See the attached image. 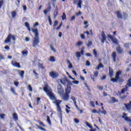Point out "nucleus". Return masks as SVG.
<instances>
[{
    "label": "nucleus",
    "mask_w": 131,
    "mask_h": 131,
    "mask_svg": "<svg viewBox=\"0 0 131 131\" xmlns=\"http://www.w3.org/2000/svg\"><path fill=\"white\" fill-rule=\"evenodd\" d=\"M32 31L35 34V37H34L32 41V47L33 48H36L39 45V37L38 34V30L37 28L32 29Z\"/></svg>",
    "instance_id": "f257e3e1"
},
{
    "label": "nucleus",
    "mask_w": 131,
    "mask_h": 131,
    "mask_svg": "<svg viewBox=\"0 0 131 131\" xmlns=\"http://www.w3.org/2000/svg\"><path fill=\"white\" fill-rule=\"evenodd\" d=\"M43 90L45 93H46L47 96L49 97L50 99L52 101H55L57 100L55 94L53 93V91L52 90L49 89V84L47 83L45 84V87L43 88Z\"/></svg>",
    "instance_id": "f03ea898"
},
{
    "label": "nucleus",
    "mask_w": 131,
    "mask_h": 131,
    "mask_svg": "<svg viewBox=\"0 0 131 131\" xmlns=\"http://www.w3.org/2000/svg\"><path fill=\"white\" fill-rule=\"evenodd\" d=\"M121 74H122V72L119 70L116 72L115 78H111V81L113 82H123L124 80L122 78L120 77V75H121Z\"/></svg>",
    "instance_id": "7ed1b4c3"
},
{
    "label": "nucleus",
    "mask_w": 131,
    "mask_h": 131,
    "mask_svg": "<svg viewBox=\"0 0 131 131\" xmlns=\"http://www.w3.org/2000/svg\"><path fill=\"white\" fill-rule=\"evenodd\" d=\"M54 103L56 105L57 111L59 117H60L61 120H62V109L61 108V106H60V104L62 103V100H56V101H54Z\"/></svg>",
    "instance_id": "20e7f679"
},
{
    "label": "nucleus",
    "mask_w": 131,
    "mask_h": 131,
    "mask_svg": "<svg viewBox=\"0 0 131 131\" xmlns=\"http://www.w3.org/2000/svg\"><path fill=\"white\" fill-rule=\"evenodd\" d=\"M71 92V87L67 86V89H66V93L62 95V99L64 100V101H68V100H69V98H70L69 94H70Z\"/></svg>",
    "instance_id": "39448f33"
},
{
    "label": "nucleus",
    "mask_w": 131,
    "mask_h": 131,
    "mask_svg": "<svg viewBox=\"0 0 131 131\" xmlns=\"http://www.w3.org/2000/svg\"><path fill=\"white\" fill-rule=\"evenodd\" d=\"M11 38L13 40H16V37H15V36L11 35V34H8L4 42L5 43H8V42H11Z\"/></svg>",
    "instance_id": "423d86ee"
},
{
    "label": "nucleus",
    "mask_w": 131,
    "mask_h": 131,
    "mask_svg": "<svg viewBox=\"0 0 131 131\" xmlns=\"http://www.w3.org/2000/svg\"><path fill=\"white\" fill-rule=\"evenodd\" d=\"M107 37L110 38V39H111L112 41H113V43H115V45H118L119 43V41H118V39H117V38L113 37V36H112L111 34L107 35Z\"/></svg>",
    "instance_id": "0eeeda50"
},
{
    "label": "nucleus",
    "mask_w": 131,
    "mask_h": 131,
    "mask_svg": "<svg viewBox=\"0 0 131 131\" xmlns=\"http://www.w3.org/2000/svg\"><path fill=\"white\" fill-rule=\"evenodd\" d=\"M57 92L60 96H62V95L64 94V89H63V86L62 85H61V84H58L57 85Z\"/></svg>",
    "instance_id": "6e6552de"
},
{
    "label": "nucleus",
    "mask_w": 131,
    "mask_h": 131,
    "mask_svg": "<svg viewBox=\"0 0 131 131\" xmlns=\"http://www.w3.org/2000/svg\"><path fill=\"white\" fill-rule=\"evenodd\" d=\"M49 76L52 78H57L59 77V73L56 71H51L49 73Z\"/></svg>",
    "instance_id": "1a4fd4ad"
},
{
    "label": "nucleus",
    "mask_w": 131,
    "mask_h": 131,
    "mask_svg": "<svg viewBox=\"0 0 131 131\" xmlns=\"http://www.w3.org/2000/svg\"><path fill=\"white\" fill-rule=\"evenodd\" d=\"M122 118H123L125 121H127V122H130L129 125V126H131V119L130 118H128V117H127V114L123 113Z\"/></svg>",
    "instance_id": "9d476101"
},
{
    "label": "nucleus",
    "mask_w": 131,
    "mask_h": 131,
    "mask_svg": "<svg viewBox=\"0 0 131 131\" xmlns=\"http://www.w3.org/2000/svg\"><path fill=\"white\" fill-rule=\"evenodd\" d=\"M94 75H91L90 77L93 81H96V78L99 76V72L98 71L93 72Z\"/></svg>",
    "instance_id": "9b49d317"
},
{
    "label": "nucleus",
    "mask_w": 131,
    "mask_h": 131,
    "mask_svg": "<svg viewBox=\"0 0 131 131\" xmlns=\"http://www.w3.org/2000/svg\"><path fill=\"white\" fill-rule=\"evenodd\" d=\"M101 43H105V41L107 40V37H106V34L104 31L101 32V38L100 39Z\"/></svg>",
    "instance_id": "f8f14e48"
},
{
    "label": "nucleus",
    "mask_w": 131,
    "mask_h": 131,
    "mask_svg": "<svg viewBox=\"0 0 131 131\" xmlns=\"http://www.w3.org/2000/svg\"><path fill=\"white\" fill-rule=\"evenodd\" d=\"M11 64L14 67H17V68H21V66L20 65V63L17 62L14 60L11 61Z\"/></svg>",
    "instance_id": "ddd939ff"
},
{
    "label": "nucleus",
    "mask_w": 131,
    "mask_h": 131,
    "mask_svg": "<svg viewBox=\"0 0 131 131\" xmlns=\"http://www.w3.org/2000/svg\"><path fill=\"white\" fill-rule=\"evenodd\" d=\"M116 50L117 53H118V54H122V53H123V48H121L120 46H119L118 47H117Z\"/></svg>",
    "instance_id": "4468645a"
},
{
    "label": "nucleus",
    "mask_w": 131,
    "mask_h": 131,
    "mask_svg": "<svg viewBox=\"0 0 131 131\" xmlns=\"http://www.w3.org/2000/svg\"><path fill=\"white\" fill-rule=\"evenodd\" d=\"M108 70H109V76L110 77H112L113 76V74H114V71H113V69L111 67L108 68Z\"/></svg>",
    "instance_id": "2eb2a0df"
},
{
    "label": "nucleus",
    "mask_w": 131,
    "mask_h": 131,
    "mask_svg": "<svg viewBox=\"0 0 131 131\" xmlns=\"http://www.w3.org/2000/svg\"><path fill=\"white\" fill-rule=\"evenodd\" d=\"M117 55L116 54V52L114 51L113 52L112 54V57L113 58V61L114 62H116V57H117Z\"/></svg>",
    "instance_id": "dca6fc26"
},
{
    "label": "nucleus",
    "mask_w": 131,
    "mask_h": 131,
    "mask_svg": "<svg viewBox=\"0 0 131 131\" xmlns=\"http://www.w3.org/2000/svg\"><path fill=\"white\" fill-rule=\"evenodd\" d=\"M59 14V9H58V7H56V9L53 12V16L54 18H56L57 16Z\"/></svg>",
    "instance_id": "f3484780"
},
{
    "label": "nucleus",
    "mask_w": 131,
    "mask_h": 131,
    "mask_svg": "<svg viewBox=\"0 0 131 131\" xmlns=\"http://www.w3.org/2000/svg\"><path fill=\"white\" fill-rule=\"evenodd\" d=\"M116 14L117 15V17L118 19H122L123 18V16H122V14L120 13V11H117L116 12Z\"/></svg>",
    "instance_id": "a211bd4d"
},
{
    "label": "nucleus",
    "mask_w": 131,
    "mask_h": 131,
    "mask_svg": "<svg viewBox=\"0 0 131 131\" xmlns=\"http://www.w3.org/2000/svg\"><path fill=\"white\" fill-rule=\"evenodd\" d=\"M18 74L20 75V77H21V78H23L24 77V73H25V71H20V70H18Z\"/></svg>",
    "instance_id": "6ab92c4d"
},
{
    "label": "nucleus",
    "mask_w": 131,
    "mask_h": 131,
    "mask_svg": "<svg viewBox=\"0 0 131 131\" xmlns=\"http://www.w3.org/2000/svg\"><path fill=\"white\" fill-rule=\"evenodd\" d=\"M124 105L125 106L126 109H127V110H130L131 101H130L128 104L125 103Z\"/></svg>",
    "instance_id": "aec40b11"
},
{
    "label": "nucleus",
    "mask_w": 131,
    "mask_h": 131,
    "mask_svg": "<svg viewBox=\"0 0 131 131\" xmlns=\"http://www.w3.org/2000/svg\"><path fill=\"white\" fill-rule=\"evenodd\" d=\"M12 116L14 121H18V115L17 114V113H13Z\"/></svg>",
    "instance_id": "412c9836"
},
{
    "label": "nucleus",
    "mask_w": 131,
    "mask_h": 131,
    "mask_svg": "<svg viewBox=\"0 0 131 131\" xmlns=\"http://www.w3.org/2000/svg\"><path fill=\"white\" fill-rule=\"evenodd\" d=\"M49 61V62H52V63H54V62H56V58H55L54 56H50Z\"/></svg>",
    "instance_id": "4be33fe9"
},
{
    "label": "nucleus",
    "mask_w": 131,
    "mask_h": 131,
    "mask_svg": "<svg viewBox=\"0 0 131 131\" xmlns=\"http://www.w3.org/2000/svg\"><path fill=\"white\" fill-rule=\"evenodd\" d=\"M66 82H69V81L68 80V79L66 78V79H64L63 80H61L60 79L61 83H62V84H63L64 85H65L66 84Z\"/></svg>",
    "instance_id": "5701e85b"
},
{
    "label": "nucleus",
    "mask_w": 131,
    "mask_h": 131,
    "mask_svg": "<svg viewBox=\"0 0 131 131\" xmlns=\"http://www.w3.org/2000/svg\"><path fill=\"white\" fill-rule=\"evenodd\" d=\"M25 25L27 28L28 30H29V31H31V29H30V25H29V23H28V22H26L25 23Z\"/></svg>",
    "instance_id": "b1692460"
},
{
    "label": "nucleus",
    "mask_w": 131,
    "mask_h": 131,
    "mask_svg": "<svg viewBox=\"0 0 131 131\" xmlns=\"http://www.w3.org/2000/svg\"><path fill=\"white\" fill-rule=\"evenodd\" d=\"M127 89H128V87L127 86L125 85V88H123L122 89V90L121 91V92H120V94H124V93L125 92H126V91H127Z\"/></svg>",
    "instance_id": "393cba45"
},
{
    "label": "nucleus",
    "mask_w": 131,
    "mask_h": 131,
    "mask_svg": "<svg viewBox=\"0 0 131 131\" xmlns=\"http://www.w3.org/2000/svg\"><path fill=\"white\" fill-rule=\"evenodd\" d=\"M36 126H37V127H38V128H39V129H40V130H42V131H47V129L39 126L38 125H37V124H35Z\"/></svg>",
    "instance_id": "a878e982"
},
{
    "label": "nucleus",
    "mask_w": 131,
    "mask_h": 131,
    "mask_svg": "<svg viewBox=\"0 0 131 131\" xmlns=\"http://www.w3.org/2000/svg\"><path fill=\"white\" fill-rule=\"evenodd\" d=\"M47 121L49 125H52V122L51 121V119H50V117L49 116H47Z\"/></svg>",
    "instance_id": "bb28decb"
},
{
    "label": "nucleus",
    "mask_w": 131,
    "mask_h": 131,
    "mask_svg": "<svg viewBox=\"0 0 131 131\" xmlns=\"http://www.w3.org/2000/svg\"><path fill=\"white\" fill-rule=\"evenodd\" d=\"M37 122H38V123H39V125H40L41 126L46 127V125L45 124V123H43V122H41L40 120H37Z\"/></svg>",
    "instance_id": "cd10ccee"
},
{
    "label": "nucleus",
    "mask_w": 131,
    "mask_h": 131,
    "mask_svg": "<svg viewBox=\"0 0 131 131\" xmlns=\"http://www.w3.org/2000/svg\"><path fill=\"white\" fill-rule=\"evenodd\" d=\"M10 91L12 93V94H13V95H15V96L18 95V94L16 93V92L15 91V89L13 88H11L10 89Z\"/></svg>",
    "instance_id": "c85d7f7f"
},
{
    "label": "nucleus",
    "mask_w": 131,
    "mask_h": 131,
    "mask_svg": "<svg viewBox=\"0 0 131 131\" xmlns=\"http://www.w3.org/2000/svg\"><path fill=\"white\" fill-rule=\"evenodd\" d=\"M126 85V86H129V88L131 87V78L128 79Z\"/></svg>",
    "instance_id": "c756f323"
},
{
    "label": "nucleus",
    "mask_w": 131,
    "mask_h": 131,
    "mask_svg": "<svg viewBox=\"0 0 131 131\" xmlns=\"http://www.w3.org/2000/svg\"><path fill=\"white\" fill-rule=\"evenodd\" d=\"M21 54L23 55V56H27V55H28V51L24 50L21 52Z\"/></svg>",
    "instance_id": "7c9ffc66"
},
{
    "label": "nucleus",
    "mask_w": 131,
    "mask_h": 131,
    "mask_svg": "<svg viewBox=\"0 0 131 131\" xmlns=\"http://www.w3.org/2000/svg\"><path fill=\"white\" fill-rule=\"evenodd\" d=\"M130 43H125L124 44V48H125L127 49H129V46H130Z\"/></svg>",
    "instance_id": "2f4dec72"
},
{
    "label": "nucleus",
    "mask_w": 131,
    "mask_h": 131,
    "mask_svg": "<svg viewBox=\"0 0 131 131\" xmlns=\"http://www.w3.org/2000/svg\"><path fill=\"white\" fill-rule=\"evenodd\" d=\"M71 99L72 100V101H73L75 106H76V100L75 99V97L74 96H72Z\"/></svg>",
    "instance_id": "473e14b6"
},
{
    "label": "nucleus",
    "mask_w": 131,
    "mask_h": 131,
    "mask_svg": "<svg viewBox=\"0 0 131 131\" xmlns=\"http://www.w3.org/2000/svg\"><path fill=\"white\" fill-rule=\"evenodd\" d=\"M111 101L113 103L118 102V100L116 99L115 97H111Z\"/></svg>",
    "instance_id": "72a5a7b5"
},
{
    "label": "nucleus",
    "mask_w": 131,
    "mask_h": 131,
    "mask_svg": "<svg viewBox=\"0 0 131 131\" xmlns=\"http://www.w3.org/2000/svg\"><path fill=\"white\" fill-rule=\"evenodd\" d=\"M81 5H82V1H79L77 6H78V8H79L80 9H81Z\"/></svg>",
    "instance_id": "f704fd0d"
},
{
    "label": "nucleus",
    "mask_w": 131,
    "mask_h": 131,
    "mask_svg": "<svg viewBox=\"0 0 131 131\" xmlns=\"http://www.w3.org/2000/svg\"><path fill=\"white\" fill-rule=\"evenodd\" d=\"M38 68H41V69H45V67H43V63H38Z\"/></svg>",
    "instance_id": "c9c22d12"
},
{
    "label": "nucleus",
    "mask_w": 131,
    "mask_h": 131,
    "mask_svg": "<svg viewBox=\"0 0 131 131\" xmlns=\"http://www.w3.org/2000/svg\"><path fill=\"white\" fill-rule=\"evenodd\" d=\"M11 15L12 18H15V17H16V15H17V13L16 12V11H12L11 12Z\"/></svg>",
    "instance_id": "e433bc0d"
},
{
    "label": "nucleus",
    "mask_w": 131,
    "mask_h": 131,
    "mask_svg": "<svg viewBox=\"0 0 131 131\" xmlns=\"http://www.w3.org/2000/svg\"><path fill=\"white\" fill-rule=\"evenodd\" d=\"M61 18H62V20H63V21H64V20H66L67 16H66V14H65V13H63L62 14V15L61 16Z\"/></svg>",
    "instance_id": "4c0bfd02"
},
{
    "label": "nucleus",
    "mask_w": 131,
    "mask_h": 131,
    "mask_svg": "<svg viewBox=\"0 0 131 131\" xmlns=\"http://www.w3.org/2000/svg\"><path fill=\"white\" fill-rule=\"evenodd\" d=\"M75 107H76V109H77V110H78V111L80 112V114H81L83 112V111L82 110L79 109V107L77 105H75Z\"/></svg>",
    "instance_id": "58836bf2"
},
{
    "label": "nucleus",
    "mask_w": 131,
    "mask_h": 131,
    "mask_svg": "<svg viewBox=\"0 0 131 131\" xmlns=\"http://www.w3.org/2000/svg\"><path fill=\"white\" fill-rule=\"evenodd\" d=\"M48 6L49 7L47 8V9H46L48 12H50L51 10H52V7L51 6V4L49 3L48 4Z\"/></svg>",
    "instance_id": "ea45409f"
},
{
    "label": "nucleus",
    "mask_w": 131,
    "mask_h": 131,
    "mask_svg": "<svg viewBox=\"0 0 131 131\" xmlns=\"http://www.w3.org/2000/svg\"><path fill=\"white\" fill-rule=\"evenodd\" d=\"M85 124L89 127V128H93V126L90 124V123H88V121H86Z\"/></svg>",
    "instance_id": "a19ab883"
},
{
    "label": "nucleus",
    "mask_w": 131,
    "mask_h": 131,
    "mask_svg": "<svg viewBox=\"0 0 131 131\" xmlns=\"http://www.w3.org/2000/svg\"><path fill=\"white\" fill-rule=\"evenodd\" d=\"M76 56L77 58H80V57H81V54H80V52H77L76 53Z\"/></svg>",
    "instance_id": "79ce46f5"
},
{
    "label": "nucleus",
    "mask_w": 131,
    "mask_h": 131,
    "mask_svg": "<svg viewBox=\"0 0 131 131\" xmlns=\"http://www.w3.org/2000/svg\"><path fill=\"white\" fill-rule=\"evenodd\" d=\"M88 23H89L87 21H84V25H86L84 27V28L85 29H86L89 27V25H88Z\"/></svg>",
    "instance_id": "37998d69"
},
{
    "label": "nucleus",
    "mask_w": 131,
    "mask_h": 131,
    "mask_svg": "<svg viewBox=\"0 0 131 131\" xmlns=\"http://www.w3.org/2000/svg\"><path fill=\"white\" fill-rule=\"evenodd\" d=\"M48 20H49L50 25L51 26H52V25L53 24V23L52 21V19H51V16H48Z\"/></svg>",
    "instance_id": "c03bdc74"
},
{
    "label": "nucleus",
    "mask_w": 131,
    "mask_h": 131,
    "mask_svg": "<svg viewBox=\"0 0 131 131\" xmlns=\"http://www.w3.org/2000/svg\"><path fill=\"white\" fill-rule=\"evenodd\" d=\"M98 112H101L102 114L106 115L107 114V111L103 110V111H101V110H99Z\"/></svg>",
    "instance_id": "a18cd8bd"
},
{
    "label": "nucleus",
    "mask_w": 131,
    "mask_h": 131,
    "mask_svg": "<svg viewBox=\"0 0 131 131\" xmlns=\"http://www.w3.org/2000/svg\"><path fill=\"white\" fill-rule=\"evenodd\" d=\"M28 90H29V92H32L33 89H32V87L31 86V85L30 84L28 85Z\"/></svg>",
    "instance_id": "49530a36"
},
{
    "label": "nucleus",
    "mask_w": 131,
    "mask_h": 131,
    "mask_svg": "<svg viewBox=\"0 0 131 131\" xmlns=\"http://www.w3.org/2000/svg\"><path fill=\"white\" fill-rule=\"evenodd\" d=\"M93 54L95 58H97L98 57V53H97V51L95 50V49L93 50Z\"/></svg>",
    "instance_id": "de8ad7c7"
},
{
    "label": "nucleus",
    "mask_w": 131,
    "mask_h": 131,
    "mask_svg": "<svg viewBox=\"0 0 131 131\" xmlns=\"http://www.w3.org/2000/svg\"><path fill=\"white\" fill-rule=\"evenodd\" d=\"M50 47L51 48V51H53V52H54V53H56V52H57L56 49H55V48H54V47H53V46L50 45Z\"/></svg>",
    "instance_id": "09e8293b"
},
{
    "label": "nucleus",
    "mask_w": 131,
    "mask_h": 131,
    "mask_svg": "<svg viewBox=\"0 0 131 131\" xmlns=\"http://www.w3.org/2000/svg\"><path fill=\"white\" fill-rule=\"evenodd\" d=\"M62 25H63V22L61 21L59 26L56 28V30H59L60 28H61V27L62 26Z\"/></svg>",
    "instance_id": "8fccbe9b"
},
{
    "label": "nucleus",
    "mask_w": 131,
    "mask_h": 131,
    "mask_svg": "<svg viewBox=\"0 0 131 131\" xmlns=\"http://www.w3.org/2000/svg\"><path fill=\"white\" fill-rule=\"evenodd\" d=\"M128 15L126 13H123V18L125 20V19H127Z\"/></svg>",
    "instance_id": "3c124183"
},
{
    "label": "nucleus",
    "mask_w": 131,
    "mask_h": 131,
    "mask_svg": "<svg viewBox=\"0 0 131 131\" xmlns=\"http://www.w3.org/2000/svg\"><path fill=\"white\" fill-rule=\"evenodd\" d=\"M107 78V76L106 75H104L101 78L100 80H105Z\"/></svg>",
    "instance_id": "603ef678"
},
{
    "label": "nucleus",
    "mask_w": 131,
    "mask_h": 131,
    "mask_svg": "<svg viewBox=\"0 0 131 131\" xmlns=\"http://www.w3.org/2000/svg\"><path fill=\"white\" fill-rule=\"evenodd\" d=\"M67 62L69 64V68H72V67H73V66H72V63H71V62H70V61L68 60Z\"/></svg>",
    "instance_id": "864d4df0"
},
{
    "label": "nucleus",
    "mask_w": 131,
    "mask_h": 131,
    "mask_svg": "<svg viewBox=\"0 0 131 131\" xmlns=\"http://www.w3.org/2000/svg\"><path fill=\"white\" fill-rule=\"evenodd\" d=\"M5 116H6V114H1L0 115V118H1V119H5Z\"/></svg>",
    "instance_id": "5fc2aeb1"
},
{
    "label": "nucleus",
    "mask_w": 131,
    "mask_h": 131,
    "mask_svg": "<svg viewBox=\"0 0 131 131\" xmlns=\"http://www.w3.org/2000/svg\"><path fill=\"white\" fill-rule=\"evenodd\" d=\"M90 104L91 105L93 108H95V103L94 102V101H90Z\"/></svg>",
    "instance_id": "6e6d98bb"
},
{
    "label": "nucleus",
    "mask_w": 131,
    "mask_h": 131,
    "mask_svg": "<svg viewBox=\"0 0 131 131\" xmlns=\"http://www.w3.org/2000/svg\"><path fill=\"white\" fill-rule=\"evenodd\" d=\"M58 25V20H55L54 22L53 27H56Z\"/></svg>",
    "instance_id": "4d7b16f0"
},
{
    "label": "nucleus",
    "mask_w": 131,
    "mask_h": 131,
    "mask_svg": "<svg viewBox=\"0 0 131 131\" xmlns=\"http://www.w3.org/2000/svg\"><path fill=\"white\" fill-rule=\"evenodd\" d=\"M73 83H74V84H78L79 83V81H77V80H73L72 81Z\"/></svg>",
    "instance_id": "13d9d810"
},
{
    "label": "nucleus",
    "mask_w": 131,
    "mask_h": 131,
    "mask_svg": "<svg viewBox=\"0 0 131 131\" xmlns=\"http://www.w3.org/2000/svg\"><path fill=\"white\" fill-rule=\"evenodd\" d=\"M97 88L100 91H103V89H104V87L103 86H100V85L97 86Z\"/></svg>",
    "instance_id": "bf43d9fd"
},
{
    "label": "nucleus",
    "mask_w": 131,
    "mask_h": 131,
    "mask_svg": "<svg viewBox=\"0 0 131 131\" xmlns=\"http://www.w3.org/2000/svg\"><path fill=\"white\" fill-rule=\"evenodd\" d=\"M82 41H78L77 42V46H81L82 45Z\"/></svg>",
    "instance_id": "052dcab7"
},
{
    "label": "nucleus",
    "mask_w": 131,
    "mask_h": 131,
    "mask_svg": "<svg viewBox=\"0 0 131 131\" xmlns=\"http://www.w3.org/2000/svg\"><path fill=\"white\" fill-rule=\"evenodd\" d=\"M3 5H4V1H0V9H2Z\"/></svg>",
    "instance_id": "680f3d73"
},
{
    "label": "nucleus",
    "mask_w": 131,
    "mask_h": 131,
    "mask_svg": "<svg viewBox=\"0 0 131 131\" xmlns=\"http://www.w3.org/2000/svg\"><path fill=\"white\" fill-rule=\"evenodd\" d=\"M37 100V105H38L39 104V101H40V97H37L36 98Z\"/></svg>",
    "instance_id": "e2e57ef3"
},
{
    "label": "nucleus",
    "mask_w": 131,
    "mask_h": 131,
    "mask_svg": "<svg viewBox=\"0 0 131 131\" xmlns=\"http://www.w3.org/2000/svg\"><path fill=\"white\" fill-rule=\"evenodd\" d=\"M74 122H75V123H79V120H78L76 118H75L74 119Z\"/></svg>",
    "instance_id": "0e129e2a"
},
{
    "label": "nucleus",
    "mask_w": 131,
    "mask_h": 131,
    "mask_svg": "<svg viewBox=\"0 0 131 131\" xmlns=\"http://www.w3.org/2000/svg\"><path fill=\"white\" fill-rule=\"evenodd\" d=\"M14 84L15 86H18V85H19V82L15 81L14 82Z\"/></svg>",
    "instance_id": "69168bd1"
},
{
    "label": "nucleus",
    "mask_w": 131,
    "mask_h": 131,
    "mask_svg": "<svg viewBox=\"0 0 131 131\" xmlns=\"http://www.w3.org/2000/svg\"><path fill=\"white\" fill-rule=\"evenodd\" d=\"M92 45H93V42H92V41H90L88 43V47H90L91 46H92Z\"/></svg>",
    "instance_id": "338daca9"
},
{
    "label": "nucleus",
    "mask_w": 131,
    "mask_h": 131,
    "mask_svg": "<svg viewBox=\"0 0 131 131\" xmlns=\"http://www.w3.org/2000/svg\"><path fill=\"white\" fill-rule=\"evenodd\" d=\"M86 66H91V62H90V61L87 60L86 61Z\"/></svg>",
    "instance_id": "774afa93"
}]
</instances>
